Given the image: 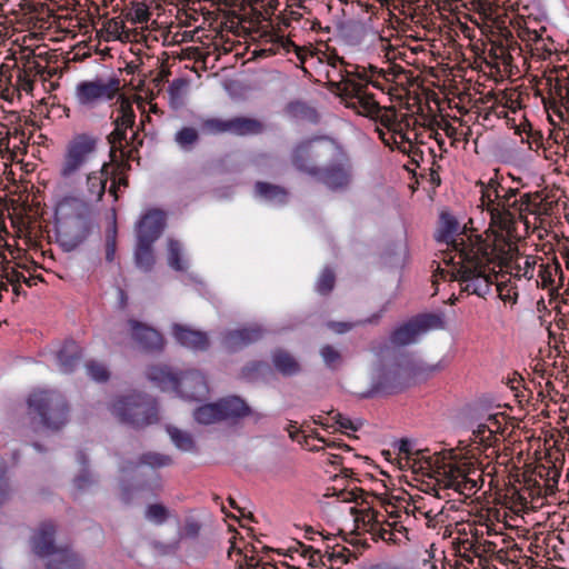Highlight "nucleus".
<instances>
[{
  "label": "nucleus",
  "mask_w": 569,
  "mask_h": 569,
  "mask_svg": "<svg viewBox=\"0 0 569 569\" xmlns=\"http://www.w3.org/2000/svg\"><path fill=\"white\" fill-rule=\"evenodd\" d=\"M438 242L447 244L442 261L447 268H437L435 278H449L458 281L461 290L478 297L489 295V282L481 273L480 257L483 254V244L487 242V232L483 234L467 233L459 221L450 212L440 213L439 228L436 233Z\"/></svg>",
  "instance_id": "1"
},
{
  "label": "nucleus",
  "mask_w": 569,
  "mask_h": 569,
  "mask_svg": "<svg viewBox=\"0 0 569 569\" xmlns=\"http://www.w3.org/2000/svg\"><path fill=\"white\" fill-rule=\"evenodd\" d=\"M109 167V162H103L99 170L88 172L84 181L57 204V214L79 231L78 242H82L92 229L93 206L102 200L106 192Z\"/></svg>",
  "instance_id": "2"
},
{
  "label": "nucleus",
  "mask_w": 569,
  "mask_h": 569,
  "mask_svg": "<svg viewBox=\"0 0 569 569\" xmlns=\"http://www.w3.org/2000/svg\"><path fill=\"white\" fill-rule=\"evenodd\" d=\"M483 254L480 257L482 267L480 272L488 280L489 292L497 281L496 268L508 270L516 278L532 280L537 277L541 257L521 254L517 241L503 233L487 232V242L483 244Z\"/></svg>",
  "instance_id": "3"
},
{
  "label": "nucleus",
  "mask_w": 569,
  "mask_h": 569,
  "mask_svg": "<svg viewBox=\"0 0 569 569\" xmlns=\"http://www.w3.org/2000/svg\"><path fill=\"white\" fill-rule=\"evenodd\" d=\"M327 88L342 100L346 107L355 110L358 114L367 117L382 124H392V117L397 109L391 107H381L376 100L373 93L368 91L369 79L366 70L357 66L355 70H345L341 79L335 81L330 72H327Z\"/></svg>",
  "instance_id": "4"
},
{
  "label": "nucleus",
  "mask_w": 569,
  "mask_h": 569,
  "mask_svg": "<svg viewBox=\"0 0 569 569\" xmlns=\"http://www.w3.org/2000/svg\"><path fill=\"white\" fill-rule=\"evenodd\" d=\"M28 427L36 430L42 427L47 430L59 431L69 417V406L66 399L53 391L38 389L32 391L27 400Z\"/></svg>",
  "instance_id": "5"
},
{
  "label": "nucleus",
  "mask_w": 569,
  "mask_h": 569,
  "mask_svg": "<svg viewBox=\"0 0 569 569\" xmlns=\"http://www.w3.org/2000/svg\"><path fill=\"white\" fill-rule=\"evenodd\" d=\"M99 137L93 132H76L67 141L58 174L66 186H73L81 171L99 154Z\"/></svg>",
  "instance_id": "6"
},
{
  "label": "nucleus",
  "mask_w": 569,
  "mask_h": 569,
  "mask_svg": "<svg viewBox=\"0 0 569 569\" xmlns=\"http://www.w3.org/2000/svg\"><path fill=\"white\" fill-rule=\"evenodd\" d=\"M368 498H373V496L361 489L341 490L338 493V499L341 501H356L360 506L367 505L360 509L357 507L350 508V512L355 516V522L358 530L370 533L373 540L381 539L388 543L396 542L397 537L395 528L397 526V520L389 521L386 515L376 511L370 506Z\"/></svg>",
  "instance_id": "7"
},
{
  "label": "nucleus",
  "mask_w": 569,
  "mask_h": 569,
  "mask_svg": "<svg viewBox=\"0 0 569 569\" xmlns=\"http://www.w3.org/2000/svg\"><path fill=\"white\" fill-rule=\"evenodd\" d=\"M111 412L121 422L134 428H144L159 420L156 400L137 391L114 399Z\"/></svg>",
  "instance_id": "8"
},
{
  "label": "nucleus",
  "mask_w": 569,
  "mask_h": 569,
  "mask_svg": "<svg viewBox=\"0 0 569 569\" xmlns=\"http://www.w3.org/2000/svg\"><path fill=\"white\" fill-rule=\"evenodd\" d=\"M482 482V471L468 461L449 463L436 477L439 489H453L467 498L473 496Z\"/></svg>",
  "instance_id": "9"
},
{
  "label": "nucleus",
  "mask_w": 569,
  "mask_h": 569,
  "mask_svg": "<svg viewBox=\"0 0 569 569\" xmlns=\"http://www.w3.org/2000/svg\"><path fill=\"white\" fill-rule=\"evenodd\" d=\"M335 152L333 142L323 137H315L297 144L291 153L296 169L309 176L320 174V163L329 160Z\"/></svg>",
  "instance_id": "10"
},
{
  "label": "nucleus",
  "mask_w": 569,
  "mask_h": 569,
  "mask_svg": "<svg viewBox=\"0 0 569 569\" xmlns=\"http://www.w3.org/2000/svg\"><path fill=\"white\" fill-rule=\"evenodd\" d=\"M118 116L113 120V130L107 136V141L110 146V158L114 161L116 153L119 152L121 158H130V152L126 150L123 141L127 140L128 129H132L136 122V114L132 108V102L124 96H120L117 100Z\"/></svg>",
  "instance_id": "11"
},
{
  "label": "nucleus",
  "mask_w": 569,
  "mask_h": 569,
  "mask_svg": "<svg viewBox=\"0 0 569 569\" xmlns=\"http://www.w3.org/2000/svg\"><path fill=\"white\" fill-rule=\"evenodd\" d=\"M119 91V79L109 78L103 80L98 78L80 82L76 88V98L80 104L93 107L100 102L113 99Z\"/></svg>",
  "instance_id": "12"
},
{
  "label": "nucleus",
  "mask_w": 569,
  "mask_h": 569,
  "mask_svg": "<svg viewBox=\"0 0 569 569\" xmlns=\"http://www.w3.org/2000/svg\"><path fill=\"white\" fill-rule=\"evenodd\" d=\"M517 214L519 216V199H500L499 202H496V207L490 213V224L485 232L492 230L493 232L511 237Z\"/></svg>",
  "instance_id": "13"
},
{
  "label": "nucleus",
  "mask_w": 569,
  "mask_h": 569,
  "mask_svg": "<svg viewBox=\"0 0 569 569\" xmlns=\"http://www.w3.org/2000/svg\"><path fill=\"white\" fill-rule=\"evenodd\" d=\"M57 532L58 528L52 521L41 522L33 531L30 539L33 553L40 558L48 559L59 553V550L62 549L63 546L57 545Z\"/></svg>",
  "instance_id": "14"
},
{
  "label": "nucleus",
  "mask_w": 569,
  "mask_h": 569,
  "mask_svg": "<svg viewBox=\"0 0 569 569\" xmlns=\"http://www.w3.org/2000/svg\"><path fill=\"white\" fill-rule=\"evenodd\" d=\"M37 58L27 57L14 64V84L16 100L22 101L23 98H32L36 89V78L38 74Z\"/></svg>",
  "instance_id": "15"
},
{
  "label": "nucleus",
  "mask_w": 569,
  "mask_h": 569,
  "mask_svg": "<svg viewBox=\"0 0 569 569\" xmlns=\"http://www.w3.org/2000/svg\"><path fill=\"white\" fill-rule=\"evenodd\" d=\"M128 326L131 339L143 351L160 352L163 350L166 341L158 330L134 319H130Z\"/></svg>",
  "instance_id": "16"
},
{
  "label": "nucleus",
  "mask_w": 569,
  "mask_h": 569,
  "mask_svg": "<svg viewBox=\"0 0 569 569\" xmlns=\"http://www.w3.org/2000/svg\"><path fill=\"white\" fill-rule=\"evenodd\" d=\"M229 542L228 558L234 562L237 569H278L272 563H262L252 547H240L239 545L243 541L238 542L234 535H232Z\"/></svg>",
  "instance_id": "17"
},
{
  "label": "nucleus",
  "mask_w": 569,
  "mask_h": 569,
  "mask_svg": "<svg viewBox=\"0 0 569 569\" xmlns=\"http://www.w3.org/2000/svg\"><path fill=\"white\" fill-rule=\"evenodd\" d=\"M177 392L182 398L189 400H201L209 392L206 377L199 371H188L179 376Z\"/></svg>",
  "instance_id": "18"
},
{
  "label": "nucleus",
  "mask_w": 569,
  "mask_h": 569,
  "mask_svg": "<svg viewBox=\"0 0 569 569\" xmlns=\"http://www.w3.org/2000/svg\"><path fill=\"white\" fill-rule=\"evenodd\" d=\"M549 109L557 113L561 120H569V77H556L555 83L549 78Z\"/></svg>",
  "instance_id": "19"
},
{
  "label": "nucleus",
  "mask_w": 569,
  "mask_h": 569,
  "mask_svg": "<svg viewBox=\"0 0 569 569\" xmlns=\"http://www.w3.org/2000/svg\"><path fill=\"white\" fill-rule=\"evenodd\" d=\"M164 227V213L159 209L148 210L137 224V239L154 242Z\"/></svg>",
  "instance_id": "20"
},
{
  "label": "nucleus",
  "mask_w": 569,
  "mask_h": 569,
  "mask_svg": "<svg viewBox=\"0 0 569 569\" xmlns=\"http://www.w3.org/2000/svg\"><path fill=\"white\" fill-rule=\"evenodd\" d=\"M536 283L537 286H541L543 289H548L550 291H555L563 287V271L556 258H552L547 262L541 259L536 277Z\"/></svg>",
  "instance_id": "21"
},
{
  "label": "nucleus",
  "mask_w": 569,
  "mask_h": 569,
  "mask_svg": "<svg viewBox=\"0 0 569 569\" xmlns=\"http://www.w3.org/2000/svg\"><path fill=\"white\" fill-rule=\"evenodd\" d=\"M262 337L259 326L243 327L231 330L224 336V343L229 350L236 351L257 342Z\"/></svg>",
  "instance_id": "22"
},
{
  "label": "nucleus",
  "mask_w": 569,
  "mask_h": 569,
  "mask_svg": "<svg viewBox=\"0 0 569 569\" xmlns=\"http://www.w3.org/2000/svg\"><path fill=\"white\" fill-rule=\"evenodd\" d=\"M443 506L438 501L436 496L416 497L412 499L411 512L415 518L422 517L428 521V526L435 527L432 523L437 521L438 517L442 515Z\"/></svg>",
  "instance_id": "23"
},
{
  "label": "nucleus",
  "mask_w": 569,
  "mask_h": 569,
  "mask_svg": "<svg viewBox=\"0 0 569 569\" xmlns=\"http://www.w3.org/2000/svg\"><path fill=\"white\" fill-rule=\"evenodd\" d=\"M172 333L178 342L193 350H206L209 346V339L202 331L193 330L182 325H174Z\"/></svg>",
  "instance_id": "24"
},
{
  "label": "nucleus",
  "mask_w": 569,
  "mask_h": 569,
  "mask_svg": "<svg viewBox=\"0 0 569 569\" xmlns=\"http://www.w3.org/2000/svg\"><path fill=\"white\" fill-rule=\"evenodd\" d=\"M273 369L283 377H293L302 371L300 361L288 350L276 349L271 353Z\"/></svg>",
  "instance_id": "25"
},
{
  "label": "nucleus",
  "mask_w": 569,
  "mask_h": 569,
  "mask_svg": "<svg viewBox=\"0 0 569 569\" xmlns=\"http://www.w3.org/2000/svg\"><path fill=\"white\" fill-rule=\"evenodd\" d=\"M320 180L330 190H341L349 184L350 173L346 164L332 163L322 170Z\"/></svg>",
  "instance_id": "26"
},
{
  "label": "nucleus",
  "mask_w": 569,
  "mask_h": 569,
  "mask_svg": "<svg viewBox=\"0 0 569 569\" xmlns=\"http://www.w3.org/2000/svg\"><path fill=\"white\" fill-rule=\"evenodd\" d=\"M222 420H238L252 413L249 405L239 397H227L219 400Z\"/></svg>",
  "instance_id": "27"
},
{
  "label": "nucleus",
  "mask_w": 569,
  "mask_h": 569,
  "mask_svg": "<svg viewBox=\"0 0 569 569\" xmlns=\"http://www.w3.org/2000/svg\"><path fill=\"white\" fill-rule=\"evenodd\" d=\"M46 569H83V561L70 546L64 545L59 553L48 559Z\"/></svg>",
  "instance_id": "28"
},
{
  "label": "nucleus",
  "mask_w": 569,
  "mask_h": 569,
  "mask_svg": "<svg viewBox=\"0 0 569 569\" xmlns=\"http://www.w3.org/2000/svg\"><path fill=\"white\" fill-rule=\"evenodd\" d=\"M148 378L162 391H174L179 376L174 373L169 367L156 365L148 369Z\"/></svg>",
  "instance_id": "29"
},
{
  "label": "nucleus",
  "mask_w": 569,
  "mask_h": 569,
  "mask_svg": "<svg viewBox=\"0 0 569 569\" xmlns=\"http://www.w3.org/2000/svg\"><path fill=\"white\" fill-rule=\"evenodd\" d=\"M264 130V124L257 118L233 117L230 118V133L238 137L258 136Z\"/></svg>",
  "instance_id": "30"
},
{
  "label": "nucleus",
  "mask_w": 569,
  "mask_h": 569,
  "mask_svg": "<svg viewBox=\"0 0 569 569\" xmlns=\"http://www.w3.org/2000/svg\"><path fill=\"white\" fill-rule=\"evenodd\" d=\"M472 551V553L481 559L497 552V543L495 541L481 539L476 530L471 538L460 542V550Z\"/></svg>",
  "instance_id": "31"
},
{
  "label": "nucleus",
  "mask_w": 569,
  "mask_h": 569,
  "mask_svg": "<svg viewBox=\"0 0 569 569\" xmlns=\"http://www.w3.org/2000/svg\"><path fill=\"white\" fill-rule=\"evenodd\" d=\"M477 184L481 187L480 206L490 214L496 207V202L501 199L503 187L495 179H490L487 183L478 181Z\"/></svg>",
  "instance_id": "32"
},
{
  "label": "nucleus",
  "mask_w": 569,
  "mask_h": 569,
  "mask_svg": "<svg viewBox=\"0 0 569 569\" xmlns=\"http://www.w3.org/2000/svg\"><path fill=\"white\" fill-rule=\"evenodd\" d=\"M392 124H382L389 132H391L392 147L399 151H412V138L408 131H403L402 122H398L397 111L392 117Z\"/></svg>",
  "instance_id": "33"
},
{
  "label": "nucleus",
  "mask_w": 569,
  "mask_h": 569,
  "mask_svg": "<svg viewBox=\"0 0 569 569\" xmlns=\"http://www.w3.org/2000/svg\"><path fill=\"white\" fill-rule=\"evenodd\" d=\"M421 335L415 320L398 327L390 336V341L395 347H405L417 341Z\"/></svg>",
  "instance_id": "34"
},
{
  "label": "nucleus",
  "mask_w": 569,
  "mask_h": 569,
  "mask_svg": "<svg viewBox=\"0 0 569 569\" xmlns=\"http://www.w3.org/2000/svg\"><path fill=\"white\" fill-rule=\"evenodd\" d=\"M543 199L539 192L523 193L519 196V218L526 221L525 214L540 216L545 213Z\"/></svg>",
  "instance_id": "35"
},
{
  "label": "nucleus",
  "mask_w": 569,
  "mask_h": 569,
  "mask_svg": "<svg viewBox=\"0 0 569 569\" xmlns=\"http://www.w3.org/2000/svg\"><path fill=\"white\" fill-rule=\"evenodd\" d=\"M254 192L261 199L279 203H284L288 198V191L284 187L267 181H257L254 183Z\"/></svg>",
  "instance_id": "36"
},
{
  "label": "nucleus",
  "mask_w": 569,
  "mask_h": 569,
  "mask_svg": "<svg viewBox=\"0 0 569 569\" xmlns=\"http://www.w3.org/2000/svg\"><path fill=\"white\" fill-rule=\"evenodd\" d=\"M14 66L7 64L0 66V98L10 103L17 102L16 100V84H14Z\"/></svg>",
  "instance_id": "37"
},
{
  "label": "nucleus",
  "mask_w": 569,
  "mask_h": 569,
  "mask_svg": "<svg viewBox=\"0 0 569 569\" xmlns=\"http://www.w3.org/2000/svg\"><path fill=\"white\" fill-rule=\"evenodd\" d=\"M153 242L137 239L134 262L143 271H150L154 264Z\"/></svg>",
  "instance_id": "38"
},
{
  "label": "nucleus",
  "mask_w": 569,
  "mask_h": 569,
  "mask_svg": "<svg viewBox=\"0 0 569 569\" xmlns=\"http://www.w3.org/2000/svg\"><path fill=\"white\" fill-rule=\"evenodd\" d=\"M317 440L322 442L323 445L318 447V446H313V447H310L309 449L311 451H322V462L326 463V465H331V466H340L342 463V457L340 455H337L335 452H328L326 449H345V450H350L349 446L347 445H340V443H337L335 441H329V440H326L325 438H321L319 437L318 435L316 436Z\"/></svg>",
  "instance_id": "39"
},
{
  "label": "nucleus",
  "mask_w": 569,
  "mask_h": 569,
  "mask_svg": "<svg viewBox=\"0 0 569 569\" xmlns=\"http://www.w3.org/2000/svg\"><path fill=\"white\" fill-rule=\"evenodd\" d=\"M219 400L212 403H206L198 407L193 412V418L202 425H211L222 421Z\"/></svg>",
  "instance_id": "40"
},
{
  "label": "nucleus",
  "mask_w": 569,
  "mask_h": 569,
  "mask_svg": "<svg viewBox=\"0 0 569 569\" xmlns=\"http://www.w3.org/2000/svg\"><path fill=\"white\" fill-rule=\"evenodd\" d=\"M143 516L150 523L162 526L169 520L171 513L162 502H153L146 506Z\"/></svg>",
  "instance_id": "41"
},
{
  "label": "nucleus",
  "mask_w": 569,
  "mask_h": 569,
  "mask_svg": "<svg viewBox=\"0 0 569 569\" xmlns=\"http://www.w3.org/2000/svg\"><path fill=\"white\" fill-rule=\"evenodd\" d=\"M269 39L267 42H269V47L263 48L259 51V56H266V54H277L281 51L283 52H290L291 46H293V42L289 38H284L283 36L279 34H266Z\"/></svg>",
  "instance_id": "42"
},
{
  "label": "nucleus",
  "mask_w": 569,
  "mask_h": 569,
  "mask_svg": "<svg viewBox=\"0 0 569 569\" xmlns=\"http://www.w3.org/2000/svg\"><path fill=\"white\" fill-rule=\"evenodd\" d=\"M58 359L66 372L71 371L80 359V348L74 342H68L59 351Z\"/></svg>",
  "instance_id": "43"
},
{
  "label": "nucleus",
  "mask_w": 569,
  "mask_h": 569,
  "mask_svg": "<svg viewBox=\"0 0 569 569\" xmlns=\"http://www.w3.org/2000/svg\"><path fill=\"white\" fill-rule=\"evenodd\" d=\"M382 313H383V310H380L379 312L373 313L371 317H368L366 319H361V320L356 321V322L332 321V322L329 323V328L333 332H336L338 335H342V333H346V332L352 330L357 326H366V325H376V323H378L379 320L382 317Z\"/></svg>",
  "instance_id": "44"
},
{
  "label": "nucleus",
  "mask_w": 569,
  "mask_h": 569,
  "mask_svg": "<svg viewBox=\"0 0 569 569\" xmlns=\"http://www.w3.org/2000/svg\"><path fill=\"white\" fill-rule=\"evenodd\" d=\"M536 473L545 480L546 493H553L560 478V471L557 467L555 465H539L536 468Z\"/></svg>",
  "instance_id": "45"
},
{
  "label": "nucleus",
  "mask_w": 569,
  "mask_h": 569,
  "mask_svg": "<svg viewBox=\"0 0 569 569\" xmlns=\"http://www.w3.org/2000/svg\"><path fill=\"white\" fill-rule=\"evenodd\" d=\"M176 143L183 150H191L199 141V132L193 127H182L174 134Z\"/></svg>",
  "instance_id": "46"
},
{
  "label": "nucleus",
  "mask_w": 569,
  "mask_h": 569,
  "mask_svg": "<svg viewBox=\"0 0 569 569\" xmlns=\"http://www.w3.org/2000/svg\"><path fill=\"white\" fill-rule=\"evenodd\" d=\"M421 333L431 329H445L446 320L441 313H426L415 319Z\"/></svg>",
  "instance_id": "47"
},
{
  "label": "nucleus",
  "mask_w": 569,
  "mask_h": 569,
  "mask_svg": "<svg viewBox=\"0 0 569 569\" xmlns=\"http://www.w3.org/2000/svg\"><path fill=\"white\" fill-rule=\"evenodd\" d=\"M118 229L116 219L106 229L104 252L106 261L112 263L116 260Z\"/></svg>",
  "instance_id": "48"
},
{
  "label": "nucleus",
  "mask_w": 569,
  "mask_h": 569,
  "mask_svg": "<svg viewBox=\"0 0 569 569\" xmlns=\"http://www.w3.org/2000/svg\"><path fill=\"white\" fill-rule=\"evenodd\" d=\"M167 431L173 443L183 451H192L194 449V441L190 433L180 430L177 427H168Z\"/></svg>",
  "instance_id": "49"
},
{
  "label": "nucleus",
  "mask_w": 569,
  "mask_h": 569,
  "mask_svg": "<svg viewBox=\"0 0 569 569\" xmlns=\"http://www.w3.org/2000/svg\"><path fill=\"white\" fill-rule=\"evenodd\" d=\"M202 128L209 134L230 133V119L207 118L202 120Z\"/></svg>",
  "instance_id": "50"
},
{
  "label": "nucleus",
  "mask_w": 569,
  "mask_h": 569,
  "mask_svg": "<svg viewBox=\"0 0 569 569\" xmlns=\"http://www.w3.org/2000/svg\"><path fill=\"white\" fill-rule=\"evenodd\" d=\"M202 523L196 517L189 516L184 519L180 531L181 539H196L200 536Z\"/></svg>",
  "instance_id": "51"
},
{
  "label": "nucleus",
  "mask_w": 569,
  "mask_h": 569,
  "mask_svg": "<svg viewBox=\"0 0 569 569\" xmlns=\"http://www.w3.org/2000/svg\"><path fill=\"white\" fill-rule=\"evenodd\" d=\"M320 356L330 368H337L342 362V355L335 346L325 345L320 348Z\"/></svg>",
  "instance_id": "52"
},
{
  "label": "nucleus",
  "mask_w": 569,
  "mask_h": 569,
  "mask_svg": "<svg viewBox=\"0 0 569 569\" xmlns=\"http://www.w3.org/2000/svg\"><path fill=\"white\" fill-rule=\"evenodd\" d=\"M187 87V81L182 78L174 79L169 86L168 93L171 104L178 107L183 101V93Z\"/></svg>",
  "instance_id": "53"
},
{
  "label": "nucleus",
  "mask_w": 569,
  "mask_h": 569,
  "mask_svg": "<svg viewBox=\"0 0 569 569\" xmlns=\"http://www.w3.org/2000/svg\"><path fill=\"white\" fill-rule=\"evenodd\" d=\"M140 461L141 463L151 468H162L172 463L171 457L157 452H148L142 455Z\"/></svg>",
  "instance_id": "54"
},
{
  "label": "nucleus",
  "mask_w": 569,
  "mask_h": 569,
  "mask_svg": "<svg viewBox=\"0 0 569 569\" xmlns=\"http://www.w3.org/2000/svg\"><path fill=\"white\" fill-rule=\"evenodd\" d=\"M123 28V22L113 18L103 23L102 32L107 34L106 40L109 41L110 39H119Z\"/></svg>",
  "instance_id": "55"
},
{
  "label": "nucleus",
  "mask_w": 569,
  "mask_h": 569,
  "mask_svg": "<svg viewBox=\"0 0 569 569\" xmlns=\"http://www.w3.org/2000/svg\"><path fill=\"white\" fill-rule=\"evenodd\" d=\"M336 277L331 270L326 269L317 281V290L321 295H328L335 287Z\"/></svg>",
  "instance_id": "56"
},
{
  "label": "nucleus",
  "mask_w": 569,
  "mask_h": 569,
  "mask_svg": "<svg viewBox=\"0 0 569 569\" xmlns=\"http://www.w3.org/2000/svg\"><path fill=\"white\" fill-rule=\"evenodd\" d=\"M291 49L296 52V56L298 58V60L300 61L301 66L300 68L302 69V71L307 74L309 73L308 72V69L305 67V64L311 60H319L320 59L318 58V56L312 52V51H309L307 48L305 47H299V46H296L293 43V46H291Z\"/></svg>",
  "instance_id": "57"
},
{
  "label": "nucleus",
  "mask_w": 569,
  "mask_h": 569,
  "mask_svg": "<svg viewBox=\"0 0 569 569\" xmlns=\"http://www.w3.org/2000/svg\"><path fill=\"white\" fill-rule=\"evenodd\" d=\"M1 271V279H4L8 283L21 282L24 276L14 266H11L9 261L2 266Z\"/></svg>",
  "instance_id": "58"
},
{
  "label": "nucleus",
  "mask_w": 569,
  "mask_h": 569,
  "mask_svg": "<svg viewBox=\"0 0 569 569\" xmlns=\"http://www.w3.org/2000/svg\"><path fill=\"white\" fill-rule=\"evenodd\" d=\"M37 67H38L37 69H39L38 70L39 72L36 78V87L39 83L44 86L46 81H50L51 78L57 74V70L54 68H48L47 63L42 64L38 59H37Z\"/></svg>",
  "instance_id": "59"
},
{
  "label": "nucleus",
  "mask_w": 569,
  "mask_h": 569,
  "mask_svg": "<svg viewBox=\"0 0 569 569\" xmlns=\"http://www.w3.org/2000/svg\"><path fill=\"white\" fill-rule=\"evenodd\" d=\"M519 98H520V94L517 91L503 92L499 102L503 107H506L515 112L517 109L520 108Z\"/></svg>",
  "instance_id": "60"
},
{
  "label": "nucleus",
  "mask_w": 569,
  "mask_h": 569,
  "mask_svg": "<svg viewBox=\"0 0 569 569\" xmlns=\"http://www.w3.org/2000/svg\"><path fill=\"white\" fill-rule=\"evenodd\" d=\"M88 372L91 376L92 379L99 382H103L108 380L109 372L108 370L100 365L91 363L88 366Z\"/></svg>",
  "instance_id": "61"
},
{
  "label": "nucleus",
  "mask_w": 569,
  "mask_h": 569,
  "mask_svg": "<svg viewBox=\"0 0 569 569\" xmlns=\"http://www.w3.org/2000/svg\"><path fill=\"white\" fill-rule=\"evenodd\" d=\"M438 129H441L447 137L451 138L453 141L460 140L462 133L459 132L458 128L453 127L449 121L441 120L437 122Z\"/></svg>",
  "instance_id": "62"
},
{
  "label": "nucleus",
  "mask_w": 569,
  "mask_h": 569,
  "mask_svg": "<svg viewBox=\"0 0 569 569\" xmlns=\"http://www.w3.org/2000/svg\"><path fill=\"white\" fill-rule=\"evenodd\" d=\"M489 56L500 59L505 64H510L512 57L502 46H492L489 50Z\"/></svg>",
  "instance_id": "63"
},
{
  "label": "nucleus",
  "mask_w": 569,
  "mask_h": 569,
  "mask_svg": "<svg viewBox=\"0 0 569 569\" xmlns=\"http://www.w3.org/2000/svg\"><path fill=\"white\" fill-rule=\"evenodd\" d=\"M121 186L122 187H128V178L127 177H119L118 179L112 176L111 177V184L109 187V193L113 197V199L117 201L119 196H118V190L121 189Z\"/></svg>",
  "instance_id": "64"
}]
</instances>
